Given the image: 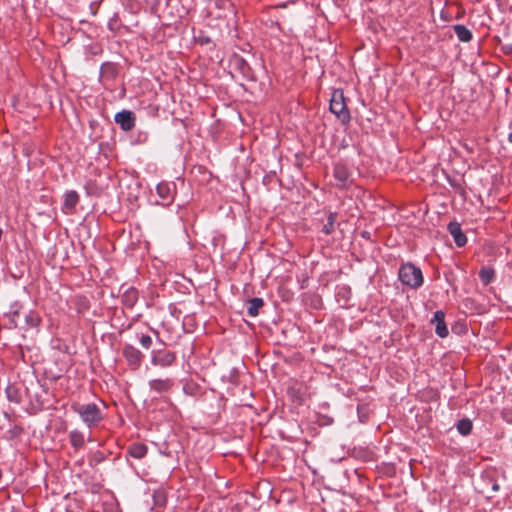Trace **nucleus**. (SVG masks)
Returning <instances> with one entry per match:
<instances>
[{
    "label": "nucleus",
    "instance_id": "nucleus-1",
    "mask_svg": "<svg viewBox=\"0 0 512 512\" xmlns=\"http://www.w3.org/2000/svg\"><path fill=\"white\" fill-rule=\"evenodd\" d=\"M72 408L89 428L98 425L103 419L101 409L95 403L74 404Z\"/></svg>",
    "mask_w": 512,
    "mask_h": 512
},
{
    "label": "nucleus",
    "instance_id": "nucleus-2",
    "mask_svg": "<svg viewBox=\"0 0 512 512\" xmlns=\"http://www.w3.org/2000/svg\"><path fill=\"white\" fill-rule=\"evenodd\" d=\"M329 109L343 124L350 122L351 116L342 90L337 89L333 91Z\"/></svg>",
    "mask_w": 512,
    "mask_h": 512
},
{
    "label": "nucleus",
    "instance_id": "nucleus-3",
    "mask_svg": "<svg viewBox=\"0 0 512 512\" xmlns=\"http://www.w3.org/2000/svg\"><path fill=\"white\" fill-rule=\"evenodd\" d=\"M399 279L402 284L418 288L423 284V274L420 268L411 263L403 264L399 269Z\"/></svg>",
    "mask_w": 512,
    "mask_h": 512
},
{
    "label": "nucleus",
    "instance_id": "nucleus-4",
    "mask_svg": "<svg viewBox=\"0 0 512 512\" xmlns=\"http://www.w3.org/2000/svg\"><path fill=\"white\" fill-rule=\"evenodd\" d=\"M175 361V354L167 350L154 351L151 357V363L155 366L169 367Z\"/></svg>",
    "mask_w": 512,
    "mask_h": 512
},
{
    "label": "nucleus",
    "instance_id": "nucleus-5",
    "mask_svg": "<svg viewBox=\"0 0 512 512\" xmlns=\"http://www.w3.org/2000/svg\"><path fill=\"white\" fill-rule=\"evenodd\" d=\"M115 122L124 131H130L135 126V116L131 111L123 110L115 115Z\"/></svg>",
    "mask_w": 512,
    "mask_h": 512
},
{
    "label": "nucleus",
    "instance_id": "nucleus-6",
    "mask_svg": "<svg viewBox=\"0 0 512 512\" xmlns=\"http://www.w3.org/2000/svg\"><path fill=\"white\" fill-rule=\"evenodd\" d=\"M431 323L435 325V332L439 337L445 338L448 336L449 331L445 323V314L443 311H436L431 319Z\"/></svg>",
    "mask_w": 512,
    "mask_h": 512
},
{
    "label": "nucleus",
    "instance_id": "nucleus-7",
    "mask_svg": "<svg viewBox=\"0 0 512 512\" xmlns=\"http://www.w3.org/2000/svg\"><path fill=\"white\" fill-rule=\"evenodd\" d=\"M174 386V381L170 378H158L149 381V387L158 394L169 392Z\"/></svg>",
    "mask_w": 512,
    "mask_h": 512
},
{
    "label": "nucleus",
    "instance_id": "nucleus-8",
    "mask_svg": "<svg viewBox=\"0 0 512 512\" xmlns=\"http://www.w3.org/2000/svg\"><path fill=\"white\" fill-rule=\"evenodd\" d=\"M123 355L129 365L136 369L142 360V353L132 345H126L123 349Z\"/></svg>",
    "mask_w": 512,
    "mask_h": 512
},
{
    "label": "nucleus",
    "instance_id": "nucleus-9",
    "mask_svg": "<svg viewBox=\"0 0 512 512\" xmlns=\"http://www.w3.org/2000/svg\"><path fill=\"white\" fill-rule=\"evenodd\" d=\"M156 191L163 205H170L174 199V190L171 185L166 182L159 183L156 187Z\"/></svg>",
    "mask_w": 512,
    "mask_h": 512
},
{
    "label": "nucleus",
    "instance_id": "nucleus-10",
    "mask_svg": "<svg viewBox=\"0 0 512 512\" xmlns=\"http://www.w3.org/2000/svg\"><path fill=\"white\" fill-rule=\"evenodd\" d=\"M448 231L452 235L456 245L462 247L466 244L467 238L461 230V227L456 222H451L448 225Z\"/></svg>",
    "mask_w": 512,
    "mask_h": 512
},
{
    "label": "nucleus",
    "instance_id": "nucleus-11",
    "mask_svg": "<svg viewBox=\"0 0 512 512\" xmlns=\"http://www.w3.org/2000/svg\"><path fill=\"white\" fill-rule=\"evenodd\" d=\"M333 174L335 179L341 184L345 185L349 180L348 167L343 163H336L334 165Z\"/></svg>",
    "mask_w": 512,
    "mask_h": 512
},
{
    "label": "nucleus",
    "instance_id": "nucleus-12",
    "mask_svg": "<svg viewBox=\"0 0 512 512\" xmlns=\"http://www.w3.org/2000/svg\"><path fill=\"white\" fill-rule=\"evenodd\" d=\"M148 448L140 442L132 443L128 448V454L135 459H142L146 456Z\"/></svg>",
    "mask_w": 512,
    "mask_h": 512
},
{
    "label": "nucleus",
    "instance_id": "nucleus-13",
    "mask_svg": "<svg viewBox=\"0 0 512 512\" xmlns=\"http://www.w3.org/2000/svg\"><path fill=\"white\" fill-rule=\"evenodd\" d=\"M79 201V195L76 191H68L64 195V203L63 206L65 209L71 211L73 210Z\"/></svg>",
    "mask_w": 512,
    "mask_h": 512
},
{
    "label": "nucleus",
    "instance_id": "nucleus-14",
    "mask_svg": "<svg viewBox=\"0 0 512 512\" xmlns=\"http://www.w3.org/2000/svg\"><path fill=\"white\" fill-rule=\"evenodd\" d=\"M454 32L457 38L462 42H469L472 39V32L464 25H455Z\"/></svg>",
    "mask_w": 512,
    "mask_h": 512
},
{
    "label": "nucleus",
    "instance_id": "nucleus-15",
    "mask_svg": "<svg viewBox=\"0 0 512 512\" xmlns=\"http://www.w3.org/2000/svg\"><path fill=\"white\" fill-rule=\"evenodd\" d=\"M264 302H263V299L261 298H252L250 301H249V306H248V314L252 317H255L259 314V309L263 306Z\"/></svg>",
    "mask_w": 512,
    "mask_h": 512
},
{
    "label": "nucleus",
    "instance_id": "nucleus-16",
    "mask_svg": "<svg viewBox=\"0 0 512 512\" xmlns=\"http://www.w3.org/2000/svg\"><path fill=\"white\" fill-rule=\"evenodd\" d=\"M495 272L490 267H483L479 271V278L484 285L491 283L494 279Z\"/></svg>",
    "mask_w": 512,
    "mask_h": 512
},
{
    "label": "nucleus",
    "instance_id": "nucleus-17",
    "mask_svg": "<svg viewBox=\"0 0 512 512\" xmlns=\"http://www.w3.org/2000/svg\"><path fill=\"white\" fill-rule=\"evenodd\" d=\"M117 75V69L114 64L105 63L101 67V76L103 78L114 79Z\"/></svg>",
    "mask_w": 512,
    "mask_h": 512
},
{
    "label": "nucleus",
    "instance_id": "nucleus-18",
    "mask_svg": "<svg viewBox=\"0 0 512 512\" xmlns=\"http://www.w3.org/2000/svg\"><path fill=\"white\" fill-rule=\"evenodd\" d=\"M457 430L461 435H468L472 430V422L469 419H462L457 424Z\"/></svg>",
    "mask_w": 512,
    "mask_h": 512
},
{
    "label": "nucleus",
    "instance_id": "nucleus-19",
    "mask_svg": "<svg viewBox=\"0 0 512 512\" xmlns=\"http://www.w3.org/2000/svg\"><path fill=\"white\" fill-rule=\"evenodd\" d=\"M26 324L29 327H38L41 323V318L38 313L30 311L25 317Z\"/></svg>",
    "mask_w": 512,
    "mask_h": 512
},
{
    "label": "nucleus",
    "instance_id": "nucleus-20",
    "mask_svg": "<svg viewBox=\"0 0 512 512\" xmlns=\"http://www.w3.org/2000/svg\"><path fill=\"white\" fill-rule=\"evenodd\" d=\"M70 442L73 447L80 448L84 445V437L82 433L78 431H72L70 433Z\"/></svg>",
    "mask_w": 512,
    "mask_h": 512
},
{
    "label": "nucleus",
    "instance_id": "nucleus-21",
    "mask_svg": "<svg viewBox=\"0 0 512 512\" xmlns=\"http://www.w3.org/2000/svg\"><path fill=\"white\" fill-rule=\"evenodd\" d=\"M335 220H336V214L330 213L328 216V222L323 228V231L325 232V234H330L333 231V226H334Z\"/></svg>",
    "mask_w": 512,
    "mask_h": 512
},
{
    "label": "nucleus",
    "instance_id": "nucleus-22",
    "mask_svg": "<svg viewBox=\"0 0 512 512\" xmlns=\"http://www.w3.org/2000/svg\"><path fill=\"white\" fill-rule=\"evenodd\" d=\"M140 344L142 347L149 349L152 345V338L149 335H142L140 338Z\"/></svg>",
    "mask_w": 512,
    "mask_h": 512
},
{
    "label": "nucleus",
    "instance_id": "nucleus-23",
    "mask_svg": "<svg viewBox=\"0 0 512 512\" xmlns=\"http://www.w3.org/2000/svg\"><path fill=\"white\" fill-rule=\"evenodd\" d=\"M508 141H509L510 143H512V131H511V132L509 133V135H508Z\"/></svg>",
    "mask_w": 512,
    "mask_h": 512
}]
</instances>
